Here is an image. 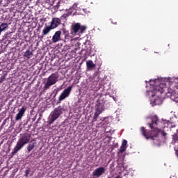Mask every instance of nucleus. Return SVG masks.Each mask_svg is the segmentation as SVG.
Instances as JSON below:
<instances>
[{"instance_id": "1", "label": "nucleus", "mask_w": 178, "mask_h": 178, "mask_svg": "<svg viewBox=\"0 0 178 178\" xmlns=\"http://www.w3.org/2000/svg\"><path fill=\"white\" fill-rule=\"evenodd\" d=\"M151 122L148 124L149 127L152 129L151 131H148L144 128V127H140V132L141 134L147 140L148 138H151L152 140H154V137H158L159 134L163 136V137H165L166 132L163 131V130L161 129V127L163 126V122L159 120V118L156 115H153L150 118Z\"/></svg>"}, {"instance_id": "2", "label": "nucleus", "mask_w": 178, "mask_h": 178, "mask_svg": "<svg viewBox=\"0 0 178 178\" xmlns=\"http://www.w3.org/2000/svg\"><path fill=\"white\" fill-rule=\"evenodd\" d=\"M31 138V134L29 133L21 134L20 137L17 142L16 145L11 152L12 156L16 155V154L20 151L23 147L26 145V144H29L30 143V139Z\"/></svg>"}, {"instance_id": "3", "label": "nucleus", "mask_w": 178, "mask_h": 178, "mask_svg": "<svg viewBox=\"0 0 178 178\" xmlns=\"http://www.w3.org/2000/svg\"><path fill=\"white\" fill-rule=\"evenodd\" d=\"M63 112H65V107L63 106H58L57 108H55L51 113V118L49 120L48 124H54V122L57 119H59V117L60 115H63Z\"/></svg>"}, {"instance_id": "4", "label": "nucleus", "mask_w": 178, "mask_h": 178, "mask_svg": "<svg viewBox=\"0 0 178 178\" xmlns=\"http://www.w3.org/2000/svg\"><path fill=\"white\" fill-rule=\"evenodd\" d=\"M87 26H81L80 23H76L71 26L72 35H81L86 31Z\"/></svg>"}, {"instance_id": "5", "label": "nucleus", "mask_w": 178, "mask_h": 178, "mask_svg": "<svg viewBox=\"0 0 178 178\" xmlns=\"http://www.w3.org/2000/svg\"><path fill=\"white\" fill-rule=\"evenodd\" d=\"M58 74L53 73L51 74L47 79L46 83H44V86L43 87V90L46 91L47 90H49L51 88V86H54L56 84L58 81Z\"/></svg>"}, {"instance_id": "6", "label": "nucleus", "mask_w": 178, "mask_h": 178, "mask_svg": "<svg viewBox=\"0 0 178 178\" xmlns=\"http://www.w3.org/2000/svg\"><path fill=\"white\" fill-rule=\"evenodd\" d=\"M72 90H73V86H68L67 88H65L62 93L60 95L59 97H58V104H60V102H62V101H65V99H66V98H69V97L70 96V94L72 92Z\"/></svg>"}, {"instance_id": "7", "label": "nucleus", "mask_w": 178, "mask_h": 178, "mask_svg": "<svg viewBox=\"0 0 178 178\" xmlns=\"http://www.w3.org/2000/svg\"><path fill=\"white\" fill-rule=\"evenodd\" d=\"M61 20H66V15H63L60 18L54 17L52 19L50 26L53 30L54 29H56V27H58V26H59L60 24V23L62 22Z\"/></svg>"}, {"instance_id": "8", "label": "nucleus", "mask_w": 178, "mask_h": 178, "mask_svg": "<svg viewBox=\"0 0 178 178\" xmlns=\"http://www.w3.org/2000/svg\"><path fill=\"white\" fill-rule=\"evenodd\" d=\"M106 172V168L105 167H99L92 172V175L93 178H99L105 175Z\"/></svg>"}, {"instance_id": "9", "label": "nucleus", "mask_w": 178, "mask_h": 178, "mask_svg": "<svg viewBox=\"0 0 178 178\" xmlns=\"http://www.w3.org/2000/svg\"><path fill=\"white\" fill-rule=\"evenodd\" d=\"M60 35H62V31H57L55 32L54 35L51 38L52 42H58V41H60Z\"/></svg>"}, {"instance_id": "10", "label": "nucleus", "mask_w": 178, "mask_h": 178, "mask_svg": "<svg viewBox=\"0 0 178 178\" xmlns=\"http://www.w3.org/2000/svg\"><path fill=\"white\" fill-rule=\"evenodd\" d=\"M26 111V108L24 107H22L17 113L15 117V120H20V119H22Z\"/></svg>"}, {"instance_id": "11", "label": "nucleus", "mask_w": 178, "mask_h": 178, "mask_svg": "<svg viewBox=\"0 0 178 178\" xmlns=\"http://www.w3.org/2000/svg\"><path fill=\"white\" fill-rule=\"evenodd\" d=\"M51 30H54L51 26H45L44 28L42 30V35H47V34H49L51 32Z\"/></svg>"}, {"instance_id": "12", "label": "nucleus", "mask_w": 178, "mask_h": 178, "mask_svg": "<svg viewBox=\"0 0 178 178\" xmlns=\"http://www.w3.org/2000/svg\"><path fill=\"white\" fill-rule=\"evenodd\" d=\"M104 104L98 103L96 105V110H95L96 112H99V113H102V112H104Z\"/></svg>"}, {"instance_id": "13", "label": "nucleus", "mask_w": 178, "mask_h": 178, "mask_svg": "<svg viewBox=\"0 0 178 178\" xmlns=\"http://www.w3.org/2000/svg\"><path fill=\"white\" fill-rule=\"evenodd\" d=\"M9 29V24L8 23L3 22L0 24V30L1 31H6Z\"/></svg>"}, {"instance_id": "14", "label": "nucleus", "mask_w": 178, "mask_h": 178, "mask_svg": "<svg viewBox=\"0 0 178 178\" xmlns=\"http://www.w3.org/2000/svg\"><path fill=\"white\" fill-rule=\"evenodd\" d=\"M24 56L27 59L33 58V51H30L29 49L26 50L24 54Z\"/></svg>"}, {"instance_id": "15", "label": "nucleus", "mask_w": 178, "mask_h": 178, "mask_svg": "<svg viewBox=\"0 0 178 178\" xmlns=\"http://www.w3.org/2000/svg\"><path fill=\"white\" fill-rule=\"evenodd\" d=\"M86 66L88 69H93V67H95V64H94L92 60H89L86 62Z\"/></svg>"}, {"instance_id": "16", "label": "nucleus", "mask_w": 178, "mask_h": 178, "mask_svg": "<svg viewBox=\"0 0 178 178\" xmlns=\"http://www.w3.org/2000/svg\"><path fill=\"white\" fill-rule=\"evenodd\" d=\"M35 147V143L29 144L27 147V151L28 152H31L33 151V149Z\"/></svg>"}, {"instance_id": "17", "label": "nucleus", "mask_w": 178, "mask_h": 178, "mask_svg": "<svg viewBox=\"0 0 178 178\" xmlns=\"http://www.w3.org/2000/svg\"><path fill=\"white\" fill-rule=\"evenodd\" d=\"M101 115V113H99L98 111H95V115L93 116L92 122H97L98 119V116Z\"/></svg>"}, {"instance_id": "18", "label": "nucleus", "mask_w": 178, "mask_h": 178, "mask_svg": "<svg viewBox=\"0 0 178 178\" xmlns=\"http://www.w3.org/2000/svg\"><path fill=\"white\" fill-rule=\"evenodd\" d=\"M162 84H161L159 86H156V92H161V94H162V92H163V88H162Z\"/></svg>"}, {"instance_id": "19", "label": "nucleus", "mask_w": 178, "mask_h": 178, "mask_svg": "<svg viewBox=\"0 0 178 178\" xmlns=\"http://www.w3.org/2000/svg\"><path fill=\"white\" fill-rule=\"evenodd\" d=\"M101 120H102V126L103 127H105V126H106L107 124H109V122H108V120H106L105 118L101 119Z\"/></svg>"}, {"instance_id": "20", "label": "nucleus", "mask_w": 178, "mask_h": 178, "mask_svg": "<svg viewBox=\"0 0 178 178\" xmlns=\"http://www.w3.org/2000/svg\"><path fill=\"white\" fill-rule=\"evenodd\" d=\"M127 148V147L121 145V147L120 148V154H123V152H124V151H126Z\"/></svg>"}, {"instance_id": "21", "label": "nucleus", "mask_w": 178, "mask_h": 178, "mask_svg": "<svg viewBox=\"0 0 178 178\" xmlns=\"http://www.w3.org/2000/svg\"><path fill=\"white\" fill-rule=\"evenodd\" d=\"M156 81H158L157 79L150 80V86H156Z\"/></svg>"}, {"instance_id": "22", "label": "nucleus", "mask_w": 178, "mask_h": 178, "mask_svg": "<svg viewBox=\"0 0 178 178\" xmlns=\"http://www.w3.org/2000/svg\"><path fill=\"white\" fill-rule=\"evenodd\" d=\"M30 172H31L30 168H28L25 170V175H24L25 177H29V175L30 174Z\"/></svg>"}, {"instance_id": "23", "label": "nucleus", "mask_w": 178, "mask_h": 178, "mask_svg": "<svg viewBox=\"0 0 178 178\" xmlns=\"http://www.w3.org/2000/svg\"><path fill=\"white\" fill-rule=\"evenodd\" d=\"M121 145H122V147H126L127 145V140H123Z\"/></svg>"}, {"instance_id": "24", "label": "nucleus", "mask_w": 178, "mask_h": 178, "mask_svg": "<svg viewBox=\"0 0 178 178\" xmlns=\"http://www.w3.org/2000/svg\"><path fill=\"white\" fill-rule=\"evenodd\" d=\"M63 31L64 34H65V35H66V34H67V31H66V29H63Z\"/></svg>"}, {"instance_id": "25", "label": "nucleus", "mask_w": 178, "mask_h": 178, "mask_svg": "<svg viewBox=\"0 0 178 178\" xmlns=\"http://www.w3.org/2000/svg\"><path fill=\"white\" fill-rule=\"evenodd\" d=\"M154 104H155V105H156L158 103H156V99H154Z\"/></svg>"}, {"instance_id": "26", "label": "nucleus", "mask_w": 178, "mask_h": 178, "mask_svg": "<svg viewBox=\"0 0 178 178\" xmlns=\"http://www.w3.org/2000/svg\"><path fill=\"white\" fill-rule=\"evenodd\" d=\"M115 178H122V177L118 175V176L115 177Z\"/></svg>"}, {"instance_id": "27", "label": "nucleus", "mask_w": 178, "mask_h": 178, "mask_svg": "<svg viewBox=\"0 0 178 178\" xmlns=\"http://www.w3.org/2000/svg\"><path fill=\"white\" fill-rule=\"evenodd\" d=\"M154 95H155L152 94V97H154Z\"/></svg>"}, {"instance_id": "28", "label": "nucleus", "mask_w": 178, "mask_h": 178, "mask_svg": "<svg viewBox=\"0 0 178 178\" xmlns=\"http://www.w3.org/2000/svg\"><path fill=\"white\" fill-rule=\"evenodd\" d=\"M2 33L1 30L0 29V35H1V33Z\"/></svg>"}]
</instances>
